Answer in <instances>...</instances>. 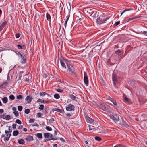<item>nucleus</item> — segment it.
<instances>
[{
    "label": "nucleus",
    "instance_id": "603ef678",
    "mask_svg": "<svg viewBox=\"0 0 147 147\" xmlns=\"http://www.w3.org/2000/svg\"><path fill=\"white\" fill-rule=\"evenodd\" d=\"M13 113L17 117L19 115L18 114L17 111H14Z\"/></svg>",
    "mask_w": 147,
    "mask_h": 147
},
{
    "label": "nucleus",
    "instance_id": "4d7b16f0",
    "mask_svg": "<svg viewBox=\"0 0 147 147\" xmlns=\"http://www.w3.org/2000/svg\"><path fill=\"white\" fill-rule=\"evenodd\" d=\"M69 16H66L67 19L65 20V22H67L68 20V19H69Z\"/></svg>",
    "mask_w": 147,
    "mask_h": 147
},
{
    "label": "nucleus",
    "instance_id": "9d476101",
    "mask_svg": "<svg viewBox=\"0 0 147 147\" xmlns=\"http://www.w3.org/2000/svg\"><path fill=\"white\" fill-rule=\"evenodd\" d=\"M112 80L114 86H116L117 81V76L116 74H113L112 76Z\"/></svg>",
    "mask_w": 147,
    "mask_h": 147
},
{
    "label": "nucleus",
    "instance_id": "f03ea898",
    "mask_svg": "<svg viewBox=\"0 0 147 147\" xmlns=\"http://www.w3.org/2000/svg\"><path fill=\"white\" fill-rule=\"evenodd\" d=\"M44 136L45 138L46 139L44 142H46V141H49L51 140H56L53 138V135L52 134L49 133H45L44 134Z\"/></svg>",
    "mask_w": 147,
    "mask_h": 147
},
{
    "label": "nucleus",
    "instance_id": "aec40b11",
    "mask_svg": "<svg viewBox=\"0 0 147 147\" xmlns=\"http://www.w3.org/2000/svg\"><path fill=\"white\" fill-rule=\"evenodd\" d=\"M52 111L53 112H54L55 111H57V112H59V113H62V110H61V109L57 108H54L53 109H52Z\"/></svg>",
    "mask_w": 147,
    "mask_h": 147
},
{
    "label": "nucleus",
    "instance_id": "79ce46f5",
    "mask_svg": "<svg viewBox=\"0 0 147 147\" xmlns=\"http://www.w3.org/2000/svg\"><path fill=\"white\" fill-rule=\"evenodd\" d=\"M16 123H18L19 124H20L22 123V122H21V121L18 119H16Z\"/></svg>",
    "mask_w": 147,
    "mask_h": 147
},
{
    "label": "nucleus",
    "instance_id": "e433bc0d",
    "mask_svg": "<svg viewBox=\"0 0 147 147\" xmlns=\"http://www.w3.org/2000/svg\"><path fill=\"white\" fill-rule=\"evenodd\" d=\"M44 106L43 105H40V107L38 109L40 110H43L44 109Z\"/></svg>",
    "mask_w": 147,
    "mask_h": 147
},
{
    "label": "nucleus",
    "instance_id": "c756f323",
    "mask_svg": "<svg viewBox=\"0 0 147 147\" xmlns=\"http://www.w3.org/2000/svg\"><path fill=\"white\" fill-rule=\"evenodd\" d=\"M19 134V132L17 130L14 131L13 133V136H17Z\"/></svg>",
    "mask_w": 147,
    "mask_h": 147
},
{
    "label": "nucleus",
    "instance_id": "a878e982",
    "mask_svg": "<svg viewBox=\"0 0 147 147\" xmlns=\"http://www.w3.org/2000/svg\"><path fill=\"white\" fill-rule=\"evenodd\" d=\"M55 98L56 99H58L60 98V96L58 94H55L54 95Z\"/></svg>",
    "mask_w": 147,
    "mask_h": 147
},
{
    "label": "nucleus",
    "instance_id": "13d9d810",
    "mask_svg": "<svg viewBox=\"0 0 147 147\" xmlns=\"http://www.w3.org/2000/svg\"><path fill=\"white\" fill-rule=\"evenodd\" d=\"M22 127H23V125H19L18 127V129H21L22 128Z\"/></svg>",
    "mask_w": 147,
    "mask_h": 147
},
{
    "label": "nucleus",
    "instance_id": "864d4df0",
    "mask_svg": "<svg viewBox=\"0 0 147 147\" xmlns=\"http://www.w3.org/2000/svg\"><path fill=\"white\" fill-rule=\"evenodd\" d=\"M37 115L38 117L39 118H41V113H38L37 114Z\"/></svg>",
    "mask_w": 147,
    "mask_h": 147
},
{
    "label": "nucleus",
    "instance_id": "58836bf2",
    "mask_svg": "<svg viewBox=\"0 0 147 147\" xmlns=\"http://www.w3.org/2000/svg\"><path fill=\"white\" fill-rule=\"evenodd\" d=\"M10 119V116L9 115H7L5 116V119L9 120Z\"/></svg>",
    "mask_w": 147,
    "mask_h": 147
},
{
    "label": "nucleus",
    "instance_id": "6ab92c4d",
    "mask_svg": "<svg viewBox=\"0 0 147 147\" xmlns=\"http://www.w3.org/2000/svg\"><path fill=\"white\" fill-rule=\"evenodd\" d=\"M86 10V11L87 13L89 14L90 16L92 14L93 12L94 11V10L90 9H88Z\"/></svg>",
    "mask_w": 147,
    "mask_h": 147
},
{
    "label": "nucleus",
    "instance_id": "4468645a",
    "mask_svg": "<svg viewBox=\"0 0 147 147\" xmlns=\"http://www.w3.org/2000/svg\"><path fill=\"white\" fill-rule=\"evenodd\" d=\"M97 132L98 133H105V131L103 130V128L101 127H98L96 129Z\"/></svg>",
    "mask_w": 147,
    "mask_h": 147
},
{
    "label": "nucleus",
    "instance_id": "49530a36",
    "mask_svg": "<svg viewBox=\"0 0 147 147\" xmlns=\"http://www.w3.org/2000/svg\"><path fill=\"white\" fill-rule=\"evenodd\" d=\"M111 102L113 103L114 105H116L117 102L114 99Z\"/></svg>",
    "mask_w": 147,
    "mask_h": 147
},
{
    "label": "nucleus",
    "instance_id": "09e8293b",
    "mask_svg": "<svg viewBox=\"0 0 147 147\" xmlns=\"http://www.w3.org/2000/svg\"><path fill=\"white\" fill-rule=\"evenodd\" d=\"M121 52V51L120 50H118L116 51L115 52V53L116 54H118Z\"/></svg>",
    "mask_w": 147,
    "mask_h": 147
},
{
    "label": "nucleus",
    "instance_id": "b1692460",
    "mask_svg": "<svg viewBox=\"0 0 147 147\" xmlns=\"http://www.w3.org/2000/svg\"><path fill=\"white\" fill-rule=\"evenodd\" d=\"M25 142L23 139H20L18 140V143L20 144H24Z\"/></svg>",
    "mask_w": 147,
    "mask_h": 147
},
{
    "label": "nucleus",
    "instance_id": "412c9836",
    "mask_svg": "<svg viewBox=\"0 0 147 147\" xmlns=\"http://www.w3.org/2000/svg\"><path fill=\"white\" fill-rule=\"evenodd\" d=\"M2 100L3 103H6L8 101L7 98V97H5L2 98Z\"/></svg>",
    "mask_w": 147,
    "mask_h": 147
},
{
    "label": "nucleus",
    "instance_id": "7ed1b4c3",
    "mask_svg": "<svg viewBox=\"0 0 147 147\" xmlns=\"http://www.w3.org/2000/svg\"><path fill=\"white\" fill-rule=\"evenodd\" d=\"M67 69L66 71L71 73V74L75 73V69L74 67L71 65L69 62L66 63Z\"/></svg>",
    "mask_w": 147,
    "mask_h": 147
},
{
    "label": "nucleus",
    "instance_id": "338daca9",
    "mask_svg": "<svg viewBox=\"0 0 147 147\" xmlns=\"http://www.w3.org/2000/svg\"><path fill=\"white\" fill-rule=\"evenodd\" d=\"M4 111V110L3 109H0V114L2 113Z\"/></svg>",
    "mask_w": 147,
    "mask_h": 147
},
{
    "label": "nucleus",
    "instance_id": "a19ab883",
    "mask_svg": "<svg viewBox=\"0 0 147 147\" xmlns=\"http://www.w3.org/2000/svg\"><path fill=\"white\" fill-rule=\"evenodd\" d=\"M57 92H59L62 93L63 92V90L59 88L57 89L56 90Z\"/></svg>",
    "mask_w": 147,
    "mask_h": 147
},
{
    "label": "nucleus",
    "instance_id": "20e7f679",
    "mask_svg": "<svg viewBox=\"0 0 147 147\" xmlns=\"http://www.w3.org/2000/svg\"><path fill=\"white\" fill-rule=\"evenodd\" d=\"M18 54L20 56V57L22 60L23 61L22 62V63H25L26 61V58L23 52H19L18 53Z\"/></svg>",
    "mask_w": 147,
    "mask_h": 147
},
{
    "label": "nucleus",
    "instance_id": "393cba45",
    "mask_svg": "<svg viewBox=\"0 0 147 147\" xmlns=\"http://www.w3.org/2000/svg\"><path fill=\"white\" fill-rule=\"evenodd\" d=\"M133 10V9H125V10H124L121 13V15H120V16H121L126 11H130L131 10Z\"/></svg>",
    "mask_w": 147,
    "mask_h": 147
},
{
    "label": "nucleus",
    "instance_id": "c9c22d12",
    "mask_svg": "<svg viewBox=\"0 0 147 147\" xmlns=\"http://www.w3.org/2000/svg\"><path fill=\"white\" fill-rule=\"evenodd\" d=\"M7 22L6 21H4V22L2 24L0 25L1 26H2V27L3 28L4 27V26L5 25L7 24Z\"/></svg>",
    "mask_w": 147,
    "mask_h": 147
},
{
    "label": "nucleus",
    "instance_id": "f8f14e48",
    "mask_svg": "<svg viewBox=\"0 0 147 147\" xmlns=\"http://www.w3.org/2000/svg\"><path fill=\"white\" fill-rule=\"evenodd\" d=\"M119 124L127 128L129 127V125L123 119L119 123Z\"/></svg>",
    "mask_w": 147,
    "mask_h": 147
},
{
    "label": "nucleus",
    "instance_id": "680f3d73",
    "mask_svg": "<svg viewBox=\"0 0 147 147\" xmlns=\"http://www.w3.org/2000/svg\"><path fill=\"white\" fill-rule=\"evenodd\" d=\"M120 22L119 21H117L115 23V24L116 25H118L120 24Z\"/></svg>",
    "mask_w": 147,
    "mask_h": 147
},
{
    "label": "nucleus",
    "instance_id": "a18cd8bd",
    "mask_svg": "<svg viewBox=\"0 0 147 147\" xmlns=\"http://www.w3.org/2000/svg\"><path fill=\"white\" fill-rule=\"evenodd\" d=\"M6 114L5 113L1 115V116L2 117V118H3V119H5Z\"/></svg>",
    "mask_w": 147,
    "mask_h": 147
},
{
    "label": "nucleus",
    "instance_id": "de8ad7c7",
    "mask_svg": "<svg viewBox=\"0 0 147 147\" xmlns=\"http://www.w3.org/2000/svg\"><path fill=\"white\" fill-rule=\"evenodd\" d=\"M17 46L18 47V49H23V48L22 47V46L20 45H17Z\"/></svg>",
    "mask_w": 147,
    "mask_h": 147
},
{
    "label": "nucleus",
    "instance_id": "37998d69",
    "mask_svg": "<svg viewBox=\"0 0 147 147\" xmlns=\"http://www.w3.org/2000/svg\"><path fill=\"white\" fill-rule=\"evenodd\" d=\"M37 102L41 103H44V100L40 99H38V100Z\"/></svg>",
    "mask_w": 147,
    "mask_h": 147
},
{
    "label": "nucleus",
    "instance_id": "7c9ffc66",
    "mask_svg": "<svg viewBox=\"0 0 147 147\" xmlns=\"http://www.w3.org/2000/svg\"><path fill=\"white\" fill-rule=\"evenodd\" d=\"M9 98L10 100H13L15 99V97L13 95L11 94L9 96Z\"/></svg>",
    "mask_w": 147,
    "mask_h": 147
},
{
    "label": "nucleus",
    "instance_id": "473e14b6",
    "mask_svg": "<svg viewBox=\"0 0 147 147\" xmlns=\"http://www.w3.org/2000/svg\"><path fill=\"white\" fill-rule=\"evenodd\" d=\"M95 139L96 140L98 141H100L102 139L100 137L98 136H96L95 137Z\"/></svg>",
    "mask_w": 147,
    "mask_h": 147
},
{
    "label": "nucleus",
    "instance_id": "69168bd1",
    "mask_svg": "<svg viewBox=\"0 0 147 147\" xmlns=\"http://www.w3.org/2000/svg\"><path fill=\"white\" fill-rule=\"evenodd\" d=\"M5 50H6V49L5 48H1L0 49V52H1V51H5Z\"/></svg>",
    "mask_w": 147,
    "mask_h": 147
},
{
    "label": "nucleus",
    "instance_id": "f704fd0d",
    "mask_svg": "<svg viewBox=\"0 0 147 147\" xmlns=\"http://www.w3.org/2000/svg\"><path fill=\"white\" fill-rule=\"evenodd\" d=\"M46 129L47 130L49 131H51L52 130L51 128L49 126H46Z\"/></svg>",
    "mask_w": 147,
    "mask_h": 147
},
{
    "label": "nucleus",
    "instance_id": "c85d7f7f",
    "mask_svg": "<svg viewBox=\"0 0 147 147\" xmlns=\"http://www.w3.org/2000/svg\"><path fill=\"white\" fill-rule=\"evenodd\" d=\"M16 98L18 100H21L23 98V97L22 95H19L17 96Z\"/></svg>",
    "mask_w": 147,
    "mask_h": 147
},
{
    "label": "nucleus",
    "instance_id": "5701e85b",
    "mask_svg": "<svg viewBox=\"0 0 147 147\" xmlns=\"http://www.w3.org/2000/svg\"><path fill=\"white\" fill-rule=\"evenodd\" d=\"M46 18L47 20L49 21H50L51 20V18L50 15L48 13H47L46 14Z\"/></svg>",
    "mask_w": 147,
    "mask_h": 147
},
{
    "label": "nucleus",
    "instance_id": "6e6552de",
    "mask_svg": "<svg viewBox=\"0 0 147 147\" xmlns=\"http://www.w3.org/2000/svg\"><path fill=\"white\" fill-rule=\"evenodd\" d=\"M5 133L6 134V137H4V140L5 141H7L9 140L10 138L11 134L10 133H8V131L6 130L5 131Z\"/></svg>",
    "mask_w": 147,
    "mask_h": 147
},
{
    "label": "nucleus",
    "instance_id": "5fc2aeb1",
    "mask_svg": "<svg viewBox=\"0 0 147 147\" xmlns=\"http://www.w3.org/2000/svg\"><path fill=\"white\" fill-rule=\"evenodd\" d=\"M12 128L13 129H15L16 127V124H13L12 125Z\"/></svg>",
    "mask_w": 147,
    "mask_h": 147
},
{
    "label": "nucleus",
    "instance_id": "2eb2a0df",
    "mask_svg": "<svg viewBox=\"0 0 147 147\" xmlns=\"http://www.w3.org/2000/svg\"><path fill=\"white\" fill-rule=\"evenodd\" d=\"M97 12L96 11H94L93 12L92 14H91L90 16H91L93 20H95L97 16Z\"/></svg>",
    "mask_w": 147,
    "mask_h": 147
},
{
    "label": "nucleus",
    "instance_id": "052dcab7",
    "mask_svg": "<svg viewBox=\"0 0 147 147\" xmlns=\"http://www.w3.org/2000/svg\"><path fill=\"white\" fill-rule=\"evenodd\" d=\"M134 19V17H133L132 18H129L128 19V21H127V22H128L129 21L131 20H133Z\"/></svg>",
    "mask_w": 147,
    "mask_h": 147
},
{
    "label": "nucleus",
    "instance_id": "dca6fc26",
    "mask_svg": "<svg viewBox=\"0 0 147 147\" xmlns=\"http://www.w3.org/2000/svg\"><path fill=\"white\" fill-rule=\"evenodd\" d=\"M86 119L87 122L90 123H92L93 121V120L89 117L88 116H86Z\"/></svg>",
    "mask_w": 147,
    "mask_h": 147
},
{
    "label": "nucleus",
    "instance_id": "ea45409f",
    "mask_svg": "<svg viewBox=\"0 0 147 147\" xmlns=\"http://www.w3.org/2000/svg\"><path fill=\"white\" fill-rule=\"evenodd\" d=\"M30 111V110L29 109H25L24 112L25 113L28 114L29 113Z\"/></svg>",
    "mask_w": 147,
    "mask_h": 147
},
{
    "label": "nucleus",
    "instance_id": "1a4fd4ad",
    "mask_svg": "<svg viewBox=\"0 0 147 147\" xmlns=\"http://www.w3.org/2000/svg\"><path fill=\"white\" fill-rule=\"evenodd\" d=\"M108 107V106L107 105H105L102 104H100L99 106V107L100 109L106 111H107L109 110Z\"/></svg>",
    "mask_w": 147,
    "mask_h": 147
},
{
    "label": "nucleus",
    "instance_id": "f3484780",
    "mask_svg": "<svg viewBox=\"0 0 147 147\" xmlns=\"http://www.w3.org/2000/svg\"><path fill=\"white\" fill-rule=\"evenodd\" d=\"M8 84V83L6 82H5L0 85V88L3 89L4 88H6V86Z\"/></svg>",
    "mask_w": 147,
    "mask_h": 147
},
{
    "label": "nucleus",
    "instance_id": "e2e57ef3",
    "mask_svg": "<svg viewBox=\"0 0 147 147\" xmlns=\"http://www.w3.org/2000/svg\"><path fill=\"white\" fill-rule=\"evenodd\" d=\"M143 34L147 36V31H144L143 32Z\"/></svg>",
    "mask_w": 147,
    "mask_h": 147
},
{
    "label": "nucleus",
    "instance_id": "72a5a7b5",
    "mask_svg": "<svg viewBox=\"0 0 147 147\" xmlns=\"http://www.w3.org/2000/svg\"><path fill=\"white\" fill-rule=\"evenodd\" d=\"M89 129L90 130H92L94 129V127L92 125H88Z\"/></svg>",
    "mask_w": 147,
    "mask_h": 147
},
{
    "label": "nucleus",
    "instance_id": "6e6d98bb",
    "mask_svg": "<svg viewBox=\"0 0 147 147\" xmlns=\"http://www.w3.org/2000/svg\"><path fill=\"white\" fill-rule=\"evenodd\" d=\"M32 126L38 127L39 126V125H38V124L36 123L34 124H32Z\"/></svg>",
    "mask_w": 147,
    "mask_h": 147
},
{
    "label": "nucleus",
    "instance_id": "2f4dec72",
    "mask_svg": "<svg viewBox=\"0 0 147 147\" xmlns=\"http://www.w3.org/2000/svg\"><path fill=\"white\" fill-rule=\"evenodd\" d=\"M124 99L125 102H128L129 101V99L126 97H124Z\"/></svg>",
    "mask_w": 147,
    "mask_h": 147
},
{
    "label": "nucleus",
    "instance_id": "bf43d9fd",
    "mask_svg": "<svg viewBox=\"0 0 147 147\" xmlns=\"http://www.w3.org/2000/svg\"><path fill=\"white\" fill-rule=\"evenodd\" d=\"M114 147H122V146L121 145L119 144L115 146Z\"/></svg>",
    "mask_w": 147,
    "mask_h": 147
},
{
    "label": "nucleus",
    "instance_id": "4c0bfd02",
    "mask_svg": "<svg viewBox=\"0 0 147 147\" xmlns=\"http://www.w3.org/2000/svg\"><path fill=\"white\" fill-rule=\"evenodd\" d=\"M22 107L21 106H18V109L20 111L22 110Z\"/></svg>",
    "mask_w": 147,
    "mask_h": 147
},
{
    "label": "nucleus",
    "instance_id": "cd10ccee",
    "mask_svg": "<svg viewBox=\"0 0 147 147\" xmlns=\"http://www.w3.org/2000/svg\"><path fill=\"white\" fill-rule=\"evenodd\" d=\"M40 96H44L46 95H47V94L45 92H41L40 93Z\"/></svg>",
    "mask_w": 147,
    "mask_h": 147
},
{
    "label": "nucleus",
    "instance_id": "f257e3e1",
    "mask_svg": "<svg viewBox=\"0 0 147 147\" xmlns=\"http://www.w3.org/2000/svg\"><path fill=\"white\" fill-rule=\"evenodd\" d=\"M109 18L107 17H105L103 14L101 15L99 18L97 19V22L98 24H100L104 23V22Z\"/></svg>",
    "mask_w": 147,
    "mask_h": 147
},
{
    "label": "nucleus",
    "instance_id": "8fccbe9b",
    "mask_svg": "<svg viewBox=\"0 0 147 147\" xmlns=\"http://www.w3.org/2000/svg\"><path fill=\"white\" fill-rule=\"evenodd\" d=\"M34 119H30L29 121L30 123H33L34 122Z\"/></svg>",
    "mask_w": 147,
    "mask_h": 147
},
{
    "label": "nucleus",
    "instance_id": "0e129e2a",
    "mask_svg": "<svg viewBox=\"0 0 147 147\" xmlns=\"http://www.w3.org/2000/svg\"><path fill=\"white\" fill-rule=\"evenodd\" d=\"M60 139L61 141H62L63 142H65V140L62 138H60Z\"/></svg>",
    "mask_w": 147,
    "mask_h": 147
},
{
    "label": "nucleus",
    "instance_id": "ddd939ff",
    "mask_svg": "<svg viewBox=\"0 0 147 147\" xmlns=\"http://www.w3.org/2000/svg\"><path fill=\"white\" fill-rule=\"evenodd\" d=\"M32 99V97L30 95L28 96L25 98V100L27 102V103L28 104L30 103L31 102Z\"/></svg>",
    "mask_w": 147,
    "mask_h": 147
},
{
    "label": "nucleus",
    "instance_id": "c03bdc74",
    "mask_svg": "<svg viewBox=\"0 0 147 147\" xmlns=\"http://www.w3.org/2000/svg\"><path fill=\"white\" fill-rule=\"evenodd\" d=\"M8 133H10L11 134L12 132L11 128V127L10 126H8Z\"/></svg>",
    "mask_w": 147,
    "mask_h": 147
},
{
    "label": "nucleus",
    "instance_id": "423d86ee",
    "mask_svg": "<svg viewBox=\"0 0 147 147\" xmlns=\"http://www.w3.org/2000/svg\"><path fill=\"white\" fill-rule=\"evenodd\" d=\"M110 117L113 120L115 123H117L119 121V117L117 114H115L113 115H111Z\"/></svg>",
    "mask_w": 147,
    "mask_h": 147
},
{
    "label": "nucleus",
    "instance_id": "9b49d317",
    "mask_svg": "<svg viewBox=\"0 0 147 147\" xmlns=\"http://www.w3.org/2000/svg\"><path fill=\"white\" fill-rule=\"evenodd\" d=\"M66 110L67 111H70L74 110V106L72 104H69L68 107H66Z\"/></svg>",
    "mask_w": 147,
    "mask_h": 147
},
{
    "label": "nucleus",
    "instance_id": "a211bd4d",
    "mask_svg": "<svg viewBox=\"0 0 147 147\" xmlns=\"http://www.w3.org/2000/svg\"><path fill=\"white\" fill-rule=\"evenodd\" d=\"M25 139L27 141H31L33 140V138L32 136L29 135L27 136Z\"/></svg>",
    "mask_w": 147,
    "mask_h": 147
},
{
    "label": "nucleus",
    "instance_id": "0eeeda50",
    "mask_svg": "<svg viewBox=\"0 0 147 147\" xmlns=\"http://www.w3.org/2000/svg\"><path fill=\"white\" fill-rule=\"evenodd\" d=\"M84 84L86 86L88 85V78L87 74L85 72H84Z\"/></svg>",
    "mask_w": 147,
    "mask_h": 147
},
{
    "label": "nucleus",
    "instance_id": "3c124183",
    "mask_svg": "<svg viewBox=\"0 0 147 147\" xmlns=\"http://www.w3.org/2000/svg\"><path fill=\"white\" fill-rule=\"evenodd\" d=\"M20 36V34L19 33L16 34L15 35V36L16 38H19Z\"/></svg>",
    "mask_w": 147,
    "mask_h": 147
},
{
    "label": "nucleus",
    "instance_id": "bb28decb",
    "mask_svg": "<svg viewBox=\"0 0 147 147\" xmlns=\"http://www.w3.org/2000/svg\"><path fill=\"white\" fill-rule=\"evenodd\" d=\"M70 98L73 100H74L76 98V97L74 95L71 94L69 96Z\"/></svg>",
    "mask_w": 147,
    "mask_h": 147
},
{
    "label": "nucleus",
    "instance_id": "774afa93",
    "mask_svg": "<svg viewBox=\"0 0 147 147\" xmlns=\"http://www.w3.org/2000/svg\"><path fill=\"white\" fill-rule=\"evenodd\" d=\"M24 80H25V81H26L28 82H29V81H30L29 79V78H26Z\"/></svg>",
    "mask_w": 147,
    "mask_h": 147
},
{
    "label": "nucleus",
    "instance_id": "4be33fe9",
    "mask_svg": "<svg viewBox=\"0 0 147 147\" xmlns=\"http://www.w3.org/2000/svg\"><path fill=\"white\" fill-rule=\"evenodd\" d=\"M36 136L39 139H41L42 137V134L41 133H38L37 134Z\"/></svg>",
    "mask_w": 147,
    "mask_h": 147
},
{
    "label": "nucleus",
    "instance_id": "39448f33",
    "mask_svg": "<svg viewBox=\"0 0 147 147\" xmlns=\"http://www.w3.org/2000/svg\"><path fill=\"white\" fill-rule=\"evenodd\" d=\"M59 61L62 67L66 69V68L65 65V63L66 64V63H69V62L67 61L66 59H60Z\"/></svg>",
    "mask_w": 147,
    "mask_h": 147
}]
</instances>
